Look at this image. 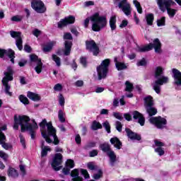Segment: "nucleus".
Masks as SVG:
<instances>
[{
    "label": "nucleus",
    "mask_w": 181,
    "mask_h": 181,
    "mask_svg": "<svg viewBox=\"0 0 181 181\" xmlns=\"http://www.w3.org/2000/svg\"><path fill=\"white\" fill-rule=\"evenodd\" d=\"M30 118L27 115H18L14 116V124L13 126V129L18 131L19 129V125L21 127V132L28 131L31 135L32 139H35V130L37 129L39 127L35 119H31L32 124L29 123Z\"/></svg>",
    "instance_id": "nucleus-1"
},
{
    "label": "nucleus",
    "mask_w": 181,
    "mask_h": 181,
    "mask_svg": "<svg viewBox=\"0 0 181 181\" xmlns=\"http://www.w3.org/2000/svg\"><path fill=\"white\" fill-rule=\"evenodd\" d=\"M40 127L41 128L42 135L47 144H52V139H50V136H52L54 139L53 143L54 145H58L60 141L56 135V129L53 127L52 122L47 123V120L44 119L40 123Z\"/></svg>",
    "instance_id": "nucleus-2"
},
{
    "label": "nucleus",
    "mask_w": 181,
    "mask_h": 181,
    "mask_svg": "<svg viewBox=\"0 0 181 181\" xmlns=\"http://www.w3.org/2000/svg\"><path fill=\"white\" fill-rule=\"evenodd\" d=\"M90 21L92 22V29L94 32H100L107 26V16H100V13H95L90 18H86L84 21L85 28L88 27Z\"/></svg>",
    "instance_id": "nucleus-3"
},
{
    "label": "nucleus",
    "mask_w": 181,
    "mask_h": 181,
    "mask_svg": "<svg viewBox=\"0 0 181 181\" xmlns=\"http://www.w3.org/2000/svg\"><path fill=\"white\" fill-rule=\"evenodd\" d=\"M162 74H163V68L157 66L155 69L154 75L156 80L152 83V87L157 94L160 93V86L169 83V77Z\"/></svg>",
    "instance_id": "nucleus-4"
},
{
    "label": "nucleus",
    "mask_w": 181,
    "mask_h": 181,
    "mask_svg": "<svg viewBox=\"0 0 181 181\" xmlns=\"http://www.w3.org/2000/svg\"><path fill=\"white\" fill-rule=\"evenodd\" d=\"M4 77L2 79V83L3 86L5 87V93L6 94H8V95H12V93L9 92V90H11V86L8 83L9 81H12L13 80V71L12 70V68L8 67L7 69V71L4 72Z\"/></svg>",
    "instance_id": "nucleus-5"
},
{
    "label": "nucleus",
    "mask_w": 181,
    "mask_h": 181,
    "mask_svg": "<svg viewBox=\"0 0 181 181\" xmlns=\"http://www.w3.org/2000/svg\"><path fill=\"white\" fill-rule=\"evenodd\" d=\"M110 63H111V60L110 59H106L102 62L99 66L97 67L98 80H102V78H105V77H107Z\"/></svg>",
    "instance_id": "nucleus-6"
},
{
    "label": "nucleus",
    "mask_w": 181,
    "mask_h": 181,
    "mask_svg": "<svg viewBox=\"0 0 181 181\" xmlns=\"http://www.w3.org/2000/svg\"><path fill=\"white\" fill-rule=\"evenodd\" d=\"M160 47V41H159V39L156 38L153 40V44L150 43L148 45L139 48V52H149V50H152L154 48L156 53H160V52H162Z\"/></svg>",
    "instance_id": "nucleus-7"
},
{
    "label": "nucleus",
    "mask_w": 181,
    "mask_h": 181,
    "mask_svg": "<svg viewBox=\"0 0 181 181\" xmlns=\"http://www.w3.org/2000/svg\"><path fill=\"white\" fill-rule=\"evenodd\" d=\"M146 110L149 117H153V115H156L158 114V110L152 105H153V99L151 96H147L144 98Z\"/></svg>",
    "instance_id": "nucleus-8"
},
{
    "label": "nucleus",
    "mask_w": 181,
    "mask_h": 181,
    "mask_svg": "<svg viewBox=\"0 0 181 181\" xmlns=\"http://www.w3.org/2000/svg\"><path fill=\"white\" fill-rule=\"evenodd\" d=\"M80 172L81 175L84 176L85 179L90 177V175H88V172H87L86 170L74 169L71 172V176L72 177L71 181H83V177H80Z\"/></svg>",
    "instance_id": "nucleus-9"
},
{
    "label": "nucleus",
    "mask_w": 181,
    "mask_h": 181,
    "mask_svg": "<svg viewBox=\"0 0 181 181\" xmlns=\"http://www.w3.org/2000/svg\"><path fill=\"white\" fill-rule=\"evenodd\" d=\"M64 39L65 40L64 54L65 56H69L70 52H71V46H73V42H71L73 40V36H71V33H65L64 34Z\"/></svg>",
    "instance_id": "nucleus-10"
},
{
    "label": "nucleus",
    "mask_w": 181,
    "mask_h": 181,
    "mask_svg": "<svg viewBox=\"0 0 181 181\" xmlns=\"http://www.w3.org/2000/svg\"><path fill=\"white\" fill-rule=\"evenodd\" d=\"M149 122L153 124V125H155V127L158 129H163V128L166 127V124H168L166 119L160 116L151 117L149 119Z\"/></svg>",
    "instance_id": "nucleus-11"
},
{
    "label": "nucleus",
    "mask_w": 181,
    "mask_h": 181,
    "mask_svg": "<svg viewBox=\"0 0 181 181\" xmlns=\"http://www.w3.org/2000/svg\"><path fill=\"white\" fill-rule=\"evenodd\" d=\"M30 60L32 66V63H35L36 66L34 68L37 74H40L42 73V70H43V63H42V60L39 59V57L35 54L30 55Z\"/></svg>",
    "instance_id": "nucleus-12"
},
{
    "label": "nucleus",
    "mask_w": 181,
    "mask_h": 181,
    "mask_svg": "<svg viewBox=\"0 0 181 181\" xmlns=\"http://www.w3.org/2000/svg\"><path fill=\"white\" fill-rule=\"evenodd\" d=\"M31 8L37 13H45L46 12V6H45V3L42 0H33Z\"/></svg>",
    "instance_id": "nucleus-13"
},
{
    "label": "nucleus",
    "mask_w": 181,
    "mask_h": 181,
    "mask_svg": "<svg viewBox=\"0 0 181 181\" xmlns=\"http://www.w3.org/2000/svg\"><path fill=\"white\" fill-rule=\"evenodd\" d=\"M118 7L119 9H122L126 16H129L132 12L131 4L127 0H122L118 4Z\"/></svg>",
    "instance_id": "nucleus-14"
},
{
    "label": "nucleus",
    "mask_w": 181,
    "mask_h": 181,
    "mask_svg": "<svg viewBox=\"0 0 181 181\" xmlns=\"http://www.w3.org/2000/svg\"><path fill=\"white\" fill-rule=\"evenodd\" d=\"M157 4L162 12H165L166 9L176 5V3L173 0H157Z\"/></svg>",
    "instance_id": "nucleus-15"
},
{
    "label": "nucleus",
    "mask_w": 181,
    "mask_h": 181,
    "mask_svg": "<svg viewBox=\"0 0 181 181\" xmlns=\"http://www.w3.org/2000/svg\"><path fill=\"white\" fill-rule=\"evenodd\" d=\"M63 162V156L61 153H56L52 163L54 170L58 171L62 169V163Z\"/></svg>",
    "instance_id": "nucleus-16"
},
{
    "label": "nucleus",
    "mask_w": 181,
    "mask_h": 181,
    "mask_svg": "<svg viewBox=\"0 0 181 181\" xmlns=\"http://www.w3.org/2000/svg\"><path fill=\"white\" fill-rule=\"evenodd\" d=\"M86 45L87 50H89V52H92L93 56H97V54L100 53V49H98L97 44H95V42H94V40L86 41Z\"/></svg>",
    "instance_id": "nucleus-17"
},
{
    "label": "nucleus",
    "mask_w": 181,
    "mask_h": 181,
    "mask_svg": "<svg viewBox=\"0 0 181 181\" xmlns=\"http://www.w3.org/2000/svg\"><path fill=\"white\" fill-rule=\"evenodd\" d=\"M10 35L11 37L16 39V45L18 49L19 50H22V49H23V46L22 45V43H23V42L22 41V37H21V33L16 32V31H11Z\"/></svg>",
    "instance_id": "nucleus-18"
},
{
    "label": "nucleus",
    "mask_w": 181,
    "mask_h": 181,
    "mask_svg": "<svg viewBox=\"0 0 181 181\" xmlns=\"http://www.w3.org/2000/svg\"><path fill=\"white\" fill-rule=\"evenodd\" d=\"M162 146H165V144L159 140H154V151L159 156H163V155H165V149L162 148Z\"/></svg>",
    "instance_id": "nucleus-19"
},
{
    "label": "nucleus",
    "mask_w": 181,
    "mask_h": 181,
    "mask_svg": "<svg viewBox=\"0 0 181 181\" xmlns=\"http://www.w3.org/2000/svg\"><path fill=\"white\" fill-rule=\"evenodd\" d=\"M76 21V18L73 16H70L69 17L65 18V19L61 20L58 22V28L62 29V28H64L66 25H70L71 23H74Z\"/></svg>",
    "instance_id": "nucleus-20"
},
{
    "label": "nucleus",
    "mask_w": 181,
    "mask_h": 181,
    "mask_svg": "<svg viewBox=\"0 0 181 181\" xmlns=\"http://www.w3.org/2000/svg\"><path fill=\"white\" fill-rule=\"evenodd\" d=\"M8 56L11 59V63H15V52L12 49H0V57H3L4 56Z\"/></svg>",
    "instance_id": "nucleus-21"
},
{
    "label": "nucleus",
    "mask_w": 181,
    "mask_h": 181,
    "mask_svg": "<svg viewBox=\"0 0 181 181\" xmlns=\"http://www.w3.org/2000/svg\"><path fill=\"white\" fill-rule=\"evenodd\" d=\"M173 77L174 78V83L176 86H181V72L176 69H173Z\"/></svg>",
    "instance_id": "nucleus-22"
},
{
    "label": "nucleus",
    "mask_w": 181,
    "mask_h": 181,
    "mask_svg": "<svg viewBox=\"0 0 181 181\" xmlns=\"http://www.w3.org/2000/svg\"><path fill=\"white\" fill-rule=\"evenodd\" d=\"M133 118L134 119H139V124L141 127H144L145 125V117H144V115L142 114L139 113L138 111H134L132 112Z\"/></svg>",
    "instance_id": "nucleus-23"
},
{
    "label": "nucleus",
    "mask_w": 181,
    "mask_h": 181,
    "mask_svg": "<svg viewBox=\"0 0 181 181\" xmlns=\"http://www.w3.org/2000/svg\"><path fill=\"white\" fill-rule=\"evenodd\" d=\"M5 141H6V137L5 136V134L0 132V145H1L2 148L8 151V149H11V148H12V146L7 143H5Z\"/></svg>",
    "instance_id": "nucleus-24"
},
{
    "label": "nucleus",
    "mask_w": 181,
    "mask_h": 181,
    "mask_svg": "<svg viewBox=\"0 0 181 181\" xmlns=\"http://www.w3.org/2000/svg\"><path fill=\"white\" fill-rule=\"evenodd\" d=\"M115 63L116 66V69L119 71L121 70H125L127 69L128 65L125 64L124 62H121L118 61V58H115Z\"/></svg>",
    "instance_id": "nucleus-25"
},
{
    "label": "nucleus",
    "mask_w": 181,
    "mask_h": 181,
    "mask_svg": "<svg viewBox=\"0 0 181 181\" xmlns=\"http://www.w3.org/2000/svg\"><path fill=\"white\" fill-rule=\"evenodd\" d=\"M107 156L110 159L111 166H114V165H115V162H117V154H115V152L110 151L107 152Z\"/></svg>",
    "instance_id": "nucleus-26"
},
{
    "label": "nucleus",
    "mask_w": 181,
    "mask_h": 181,
    "mask_svg": "<svg viewBox=\"0 0 181 181\" xmlns=\"http://www.w3.org/2000/svg\"><path fill=\"white\" fill-rule=\"evenodd\" d=\"M126 133L130 139H136L137 141H141V136L136 134V133H134L131 131L129 129H126Z\"/></svg>",
    "instance_id": "nucleus-27"
},
{
    "label": "nucleus",
    "mask_w": 181,
    "mask_h": 181,
    "mask_svg": "<svg viewBox=\"0 0 181 181\" xmlns=\"http://www.w3.org/2000/svg\"><path fill=\"white\" fill-rule=\"evenodd\" d=\"M8 176L9 177H12L13 179H15L19 176V173H18V170H16L15 168L10 167L7 171Z\"/></svg>",
    "instance_id": "nucleus-28"
},
{
    "label": "nucleus",
    "mask_w": 181,
    "mask_h": 181,
    "mask_svg": "<svg viewBox=\"0 0 181 181\" xmlns=\"http://www.w3.org/2000/svg\"><path fill=\"white\" fill-rule=\"evenodd\" d=\"M110 144L114 145L115 148H117V149H121V146H122V143H121V141L117 137L112 138L110 139Z\"/></svg>",
    "instance_id": "nucleus-29"
},
{
    "label": "nucleus",
    "mask_w": 181,
    "mask_h": 181,
    "mask_svg": "<svg viewBox=\"0 0 181 181\" xmlns=\"http://www.w3.org/2000/svg\"><path fill=\"white\" fill-rule=\"evenodd\" d=\"M109 24L111 30H115V29H117V16H112L110 17Z\"/></svg>",
    "instance_id": "nucleus-30"
},
{
    "label": "nucleus",
    "mask_w": 181,
    "mask_h": 181,
    "mask_svg": "<svg viewBox=\"0 0 181 181\" xmlns=\"http://www.w3.org/2000/svg\"><path fill=\"white\" fill-rule=\"evenodd\" d=\"M27 97L32 100V101H40V95L33 92H28Z\"/></svg>",
    "instance_id": "nucleus-31"
},
{
    "label": "nucleus",
    "mask_w": 181,
    "mask_h": 181,
    "mask_svg": "<svg viewBox=\"0 0 181 181\" xmlns=\"http://www.w3.org/2000/svg\"><path fill=\"white\" fill-rule=\"evenodd\" d=\"M41 148H42V151H41L42 156H46V155H47V152H50V151H52V148H50V147L45 146V141H42L41 143Z\"/></svg>",
    "instance_id": "nucleus-32"
},
{
    "label": "nucleus",
    "mask_w": 181,
    "mask_h": 181,
    "mask_svg": "<svg viewBox=\"0 0 181 181\" xmlns=\"http://www.w3.org/2000/svg\"><path fill=\"white\" fill-rule=\"evenodd\" d=\"M54 46H56V41H51L43 47V50L44 52H50Z\"/></svg>",
    "instance_id": "nucleus-33"
},
{
    "label": "nucleus",
    "mask_w": 181,
    "mask_h": 181,
    "mask_svg": "<svg viewBox=\"0 0 181 181\" xmlns=\"http://www.w3.org/2000/svg\"><path fill=\"white\" fill-rule=\"evenodd\" d=\"M59 121L62 123L66 122V113L63 110H59L58 112Z\"/></svg>",
    "instance_id": "nucleus-34"
},
{
    "label": "nucleus",
    "mask_w": 181,
    "mask_h": 181,
    "mask_svg": "<svg viewBox=\"0 0 181 181\" xmlns=\"http://www.w3.org/2000/svg\"><path fill=\"white\" fill-rule=\"evenodd\" d=\"M100 148L103 152H106L107 154L111 151V148L110 147V144L107 143H103L100 145Z\"/></svg>",
    "instance_id": "nucleus-35"
},
{
    "label": "nucleus",
    "mask_w": 181,
    "mask_h": 181,
    "mask_svg": "<svg viewBox=\"0 0 181 181\" xmlns=\"http://www.w3.org/2000/svg\"><path fill=\"white\" fill-rule=\"evenodd\" d=\"M103 128V125L100 124L97 121H93L92 124H91V129L93 131H97L98 129H101Z\"/></svg>",
    "instance_id": "nucleus-36"
},
{
    "label": "nucleus",
    "mask_w": 181,
    "mask_h": 181,
    "mask_svg": "<svg viewBox=\"0 0 181 181\" xmlns=\"http://www.w3.org/2000/svg\"><path fill=\"white\" fill-rule=\"evenodd\" d=\"M146 22L147 24L152 25V24L153 23V13H148L146 15Z\"/></svg>",
    "instance_id": "nucleus-37"
},
{
    "label": "nucleus",
    "mask_w": 181,
    "mask_h": 181,
    "mask_svg": "<svg viewBox=\"0 0 181 181\" xmlns=\"http://www.w3.org/2000/svg\"><path fill=\"white\" fill-rule=\"evenodd\" d=\"M166 22V18L165 17H161L157 20V26H165V23Z\"/></svg>",
    "instance_id": "nucleus-38"
},
{
    "label": "nucleus",
    "mask_w": 181,
    "mask_h": 181,
    "mask_svg": "<svg viewBox=\"0 0 181 181\" xmlns=\"http://www.w3.org/2000/svg\"><path fill=\"white\" fill-rule=\"evenodd\" d=\"M19 100H20L21 103L24 104V105H28V104H29V99H28L26 98V96H25L23 95H21L19 96Z\"/></svg>",
    "instance_id": "nucleus-39"
},
{
    "label": "nucleus",
    "mask_w": 181,
    "mask_h": 181,
    "mask_svg": "<svg viewBox=\"0 0 181 181\" xmlns=\"http://www.w3.org/2000/svg\"><path fill=\"white\" fill-rule=\"evenodd\" d=\"M133 4L136 8L137 12H139V13H142V7L141 6V4L136 0H134L133 1Z\"/></svg>",
    "instance_id": "nucleus-40"
},
{
    "label": "nucleus",
    "mask_w": 181,
    "mask_h": 181,
    "mask_svg": "<svg viewBox=\"0 0 181 181\" xmlns=\"http://www.w3.org/2000/svg\"><path fill=\"white\" fill-rule=\"evenodd\" d=\"M58 100L59 103V105H61V107H64V103H66V101L64 99V96H63V95H62V93H59V95L58 96Z\"/></svg>",
    "instance_id": "nucleus-41"
},
{
    "label": "nucleus",
    "mask_w": 181,
    "mask_h": 181,
    "mask_svg": "<svg viewBox=\"0 0 181 181\" xmlns=\"http://www.w3.org/2000/svg\"><path fill=\"white\" fill-rule=\"evenodd\" d=\"M52 60L55 62L57 66L60 67L62 63L60 62V57H57L56 54H52Z\"/></svg>",
    "instance_id": "nucleus-42"
},
{
    "label": "nucleus",
    "mask_w": 181,
    "mask_h": 181,
    "mask_svg": "<svg viewBox=\"0 0 181 181\" xmlns=\"http://www.w3.org/2000/svg\"><path fill=\"white\" fill-rule=\"evenodd\" d=\"M166 11L168 12V14L169 15L170 18H173L175 15H176V10L173 8H166Z\"/></svg>",
    "instance_id": "nucleus-43"
},
{
    "label": "nucleus",
    "mask_w": 181,
    "mask_h": 181,
    "mask_svg": "<svg viewBox=\"0 0 181 181\" xmlns=\"http://www.w3.org/2000/svg\"><path fill=\"white\" fill-rule=\"evenodd\" d=\"M22 19H23V16H14L11 18V21H12V22H21V21H22Z\"/></svg>",
    "instance_id": "nucleus-44"
},
{
    "label": "nucleus",
    "mask_w": 181,
    "mask_h": 181,
    "mask_svg": "<svg viewBox=\"0 0 181 181\" xmlns=\"http://www.w3.org/2000/svg\"><path fill=\"white\" fill-rule=\"evenodd\" d=\"M113 117L119 121H122L124 119V116L120 112H114Z\"/></svg>",
    "instance_id": "nucleus-45"
},
{
    "label": "nucleus",
    "mask_w": 181,
    "mask_h": 181,
    "mask_svg": "<svg viewBox=\"0 0 181 181\" xmlns=\"http://www.w3.org/2000/svg\"><path fill=\"white\" fill-rule=\"evenodd\" d=\"M66 166L70 169H73V168H74V160L71 159L67 160L66 162Z\"/></svg>",
    "instance_id": "nucleus-46"
},
{
    "label": "nucleus",
    "mask_w": 181,
    "mask_h": 181,
    "mask_svg": "<svg viewBox=\"0 0 181 181\" xmlns=\"http://www.w3.org/2000/svg\"><path fill=\"white\" fill-rule=\"evenodd\" d=\"M125 84H126L125 90L129 91V92L132 91L134 88V85H132V83H131L129 81H126Z\"/></svg>",
    "instance_id": "nucleus-47"
},
{
    "label": "nucleus",
    "mask_w": 181,
    "mask_h": 181,
    "mask_svg": "<svg viewBox=\"0 0 181 181\" xmlns=\"http://www.w3.org/2000/svg\"><path fill=\"white\" fill-rule=\"evenodd\" d=\"M103 125L105 129H106L107 134H110L111 132V127L110 126V123L106 121L103 124Z\"/></svg>",
    "instance_id": "nucleus-48"
},
{
    "label": "nucleus",
    "mask_w": 181,
    "mask_h": 181,
    "mask_svg": "<svg viewBox=\"0 0 181 181\" xmlns=\"http://www.w3.org/2000/svg\"><path fill=\"white\" fill-rule=\"evenodd\" d=\"M0 158H1V159H3L4 160H8V158H9V156H8V154L5 152L0 151Z\"/></svg>",
    "instance_id": "nucleus-49"
},
{
    "label": "nucleus",
    "mask_w": 181,
    "mask_h": 181,
    "mask_svg": "<svg viewBox=\"0 0 181 181\" xmlns=\"http://www.w3.org/2000/svg\"><path fill=\"white\" fill-rule=\"evenodd\" d=\"M127 26H128V21L127 20H122V21L119 24V28L121 29H124V28H127Z\"/></svg>",
    "instance_id": "nucleus-50"
},
{
    "label": "nucleus",
    "mask_w": 181,
    "mask_h": 181,
    "mask_svg": "<svg viewBox=\"0 0 181 181\" xmlns=\"http://www.w3.org/2000/svg\"><path fill=\"white\" fill-rule=\"evenodd\" d=\"M103 176V171L101 170H99L98 173L93 175V178L96 180L100 179Z\"/></svg>",
    "instance_id": "nucleus-51"
},
{
    "label": "nucleus",
    "mask_w": 181,
    "mask_h": 181,
    "mask_svg": "<svg viewBox=\"0 0 181 181\" xmlns=\"http://www.w3.org/2000/svg\"><path fill=\"white\" fill-rule=\"evenodd\" d=\"M54 91H62L63 90V86L60 83H57L54 86Z\"/></svg>",
    "instance_id": "nucleus-52"
},
{
    "label": "nucleus",
    "mask_w": 181,
    "mask_h": 181,
    "mask_svg": "<svg viewBox=\"0 0 181 181\" xmlns=\"http://www.w3.org/2000/svg\"><path fill=\"white\" fill-rule=\"evenodd\" d=\"M116 129L119 132H121L122 131V124L119 121L116 122Z\"/></svg>",
    "instance_id": "nucleus-53"
},
{
    "label": "nucleus",
    "mask_w": 181,
    "mask_h": 181,
    "mask_svg": "<svg viewBox=\"0 0 181 181\" xmlns=\"http://www.w3.org/2000/svg\"><path fill=\"white\" fill-rule=\"evenodd\" d=\"M41 33H42V31H40L37 29H35L34 30H33V35H34V36H35V37H39V36H40Z\"/></svg>",
    "instance_id": "nucleus-54"
},
{
    "label": "nucleus",
    "mask_w": 181,
    "mask_h": 181,
    "mask_svg": "<svg viewBox=\"0 0 181 181\" xmlns=\"http://www.w3.org/2000/svg\"><path fill=\"white\" fill-rule=\"evenodd\" d=\"M62 173H64V175H70V168L66 165L62 170Z\"/></svg>",
    "instance_id": "nucleus-55"
},
{
    "label": "nucleus",
    "mask_w": 181,
    "mask_h": 181,
    "mask_svg": "<svg viewBox=\"0 0 181 181\" xmlns=\"http://www.w3.org/2000/svg\"><path fill=\"white\" fill-rule=\"evenodd\" d=\"M137 66H146V60L145 59H142L141 60L137 62Z\"/></svg>",
    "instance_id": "nucleus-56"
},
{
    "label": "nucleus",
    "mask_w": 181,
    "mask_h": 181,
    "mask_svg": "<svg viewBox=\"0 0 181 181\" xmlns=\"http://www.w3.org/2000/svg\"><path fill=\"white\" fill-rule=\"evenodd\" d=\"M75 86L76 87H83V86H84V81L78 80L76 82H75Z\"/></svg>",
    "instance_id": "nucleus-57"
},
{
    "label": "nucleus",
    "mask_w": 181,
    "mask_h": 181,
    "mask_svg": "<svg viewBox=\"0 0 181 181\" xmlns=\"http://www.w3.org/2000/svg\"><path fill=\"white\" fill-rule=\"evenodd\" d=\"M98 155V151L97 150H93L90 152V158H94V156H97Z\"/></svg>",
    "instance_id": "nucleus-58"
},
{
    "label": "nucleus",
    "mask_w": 181,
    "mask_h": 181,
    "mask_svg": "<svg viewBox=\"0 0 181 181\" xmlns=\"http://www.w3.org/2000/svg\"><path fill=\"white\" fill-rule=\"evenodd\" d=\"M124 117L127 121H131V119H132V116H131V114L129 113H125Z\"/></svg>",
    "instance_id": "nucleus-59"
},
{
    "label": "nucleus",
    "mask_w": 181,
    "mask_h": 181,
    "mask_svg": "<svg viewBox=\"0 0 181 181\" xmlns=\"http://www.w3.org/2000/svg\"><path fill=\"white\" fill-rule=\"evenodd\" d=\"M19 138H20L21 144L23 145V148H25V137H23V136H22V134H20Z\"/></svg>",
    "instance_id": "nucleus-60"
},
{
    "label": "nucleus",
    "mask_w": 181,
    "mask_h": 181,
    "mask_svg": "<svg viewBox=\"0 0 181 181\" xmlns=\"http://www.w3.org/2000/svg\"><path fill=\"white\" fill-rule=\"evenodd\" d=\"M87 166L90 169V170H94V169H95V166L94 165V163H88Z\"/></svg>",
    "instance_id": "nucleus-61"
},
{
    "label": "nucleus",
    "mask_w": 181,
    "mask_h": 181,
    "mask_svg": "<svg viewBox=\"0 0 181 181\" xmlns=\"http://www.w3.org/2000/svg\"><path fill=\"white\" fill-rule=\"evenodd\" d=\"M25 52H27V53H30L32 52V48L28 45H25L24 47Z\"/></svg>",
    "instance_id": "nucleus-62"
},
{
    "label": "nucleus",
    "mask_w": 181,
    "mask_h": 181,
    "mask_svg": "<svg viewBox=\"0 0 181 181\" xmlns=\"http://www.w3.org/2000/svg\"><path fill=\"white\" fill-rule=\"evenodd\" d=\"M20 170H21V172L22 173V175H26V171H25V166H24V165H20Z\"/></svg>",
    "instance_id": "nucleus-63"
},
{
    "label": "nucleus",
    "mask_w": 181,
    "mask_h": 181,
    "mask_svg": "<svg viewBox=\"0 0 181 181\" xmlns=\"http://www.w3.org/2000/svg\"><path fill=\"white\" fill-rule=\"evenodd\" d=\"M84 5H85V6H93V5H94V2L93 1H86L85 3H84Z\"/></svg>",
    "instance_id": "nucleus-64"
}]
</instances>
